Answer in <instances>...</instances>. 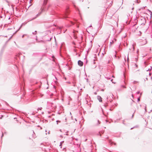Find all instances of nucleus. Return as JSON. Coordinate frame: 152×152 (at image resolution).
<instances>
[{"mask_svg":"<svg viewBox=\"0 0 152 152\" xmlns=\"http://www.w3.org/2000/svg\"><path fill=\"white\" fill-rule=\"evenodd\" d=\"M69 13V10L67 9L66 10V12L63 15L62 17L63 18H67V15Z\"/></svg>","mask_w":152,"mask_h":152,"instance_id":"f257e3e1","label":"nucleus"},{"mask_svg":"<svg viewBox=\"0 0 152 152\" xmlns=\"http://www.w3.org/2000/svg\"><path fill=\"white\" fill-rule=\"evenodd\" d=\"M78 64L80 66H82L83 65V62L80 60H79L78 61Z\"/></svg>","mask_w":152,"mask_h":152,"instance_id":"f03ea898","label":"nucleus"},{"mask_svg":"<svg viewBox=\"0 0 152 152\" xmlns=\"http://www.w3.org/2000/svg\"><path fill=\"white\" fill-rule=\"evenodd\" d=\"M141 20H143V23L141 24V25H145L146 22L145 18H142L141 19Z\"/></svg>","mask_w":152,"mask_h":152,"instance_id":"7ed1b4c3","label":"nucleus"},{"mask_svg":"<svg viewBox=\"0 0 152 152\" xmlns=\"http://www.w3.org/2000/svg\"><path fill=\"white\" fill-rule=\"evenodd\" d=\"M109 143L110 144V145H112L113 144H114V145H116V143H115L114 142H112L111 140H109Z\"/></svg>","mask_w":152,"mask_h":152,"instance_id":"20e7f679","label":"nucleus"},{"mask_svg":"<svg viewBox=\"0 0 152 152\" xmlns=\"http://www.w3.org/2000/svg\"><path fill=\"white\" fill-rule=\"evenodd\" d=\"M97 97H98L97 99H98L99 100V102H102V98L101 97V96H98Z\"/></svg>","mask_w":152,"mask_h":152,"instance_id":"39448f33","label":"nucleus"},{"mask_svg":"<svg viewBox=\"0 0 152 152\" xmlns=\"http://www.w3.org/2000/svg\"><path fill=\"white\" fill-rule=\"evenodd\" d=\"M25 25V24H23V23H22L21 25H20V28H19L18 29L17 31L15 32V33L17 32L20 29V28L22 27L23 26V25Z\"/></svg>","mask_w":152,"mask_h":152,"instance_id":"423d86ee","label":"nucleus"},{"mask_svg":"<svg viewBox=\"0 0 152 152\" xmlns=\"http://www.w3.org/2000/svg\"><path fill=\"white\" fill-rule=\"evenodd\" d=\"M104 132V131H100L99 132L98 135H100L101 136V134H103Z\"/></svg>","mask_w":152,"mask_h":152,"instance_id":"0eeeda50","label":"nucleus"},{"mask_svg":"<svg viewBox=\"0 0 152 152\" xmlns=\"http://www.w3.org/2000/svg\"><path fill=\"white\" fill-rule=\"evenodd\" d=\"M146 7L145 6V7H141L140 9H139V10H140L141 9H142V10H144L145 9V8Z\"/></svg>","mask_w":152,"mask_h":152,"instance_id":"6e6552de","label":"nucleus"},{"mask_svg":"<svg viewBox=\"0 0 152 152\" xmlns=\"http://www.w3.org/2000/svg\"><path fill=\"white\" fill-rule=\"evenodd\" d=\"M56 122L57 123V124H58V122H59V123H60V122H61V121H59V120H56Z\"/></svg>","mask_w":152,"mask_h":152,"instance_id":"1a4fd4ad","label":"nucleus"},{"mask_svg":"<svg viewBox=\"0 0 152 152\" xmlns=\"http://www.w3.org/2000/svg\"><path fill=\"white\" fill-rule=\"evenodd\" d=\"M100 123V122L98 120V123L97 124V125H99Z\"/></svg>","mask_w":152,"mask_h":152,"instance_id":"9d476101","label":"nucleus"},{"mask_svg":"<svg viewBox=\"0 0 152 152\" xmlns=\"http://www.w3.org/2000/svg\"><path fill=\"white\" fill-rule=\"evenodd\" d=\"M42 13V12H39L37 14V16H39Z\"/></svg>","mask_w":152,"mask_h":152,"instance_id":"9b49d317","label":"nucleus"},{"mask_svg":"<svg viewBox=\"0 0 152 152\" xmlns=\"http://www.w3.org/2000/svg\"><path fill=\"white\" fill-rule=\"evenodd\" d=\"M75 81L74 80V82L73 83V86H75Z\"/></svg>","mask_w":152,"mask_h":152,"instance_id":"f8f14e48","label":"nucleus"},{"mask_svg":"<svg viewBox=\"0 0 152 152\" xmlns=\"http://www.w3.org/2000/svg\"><path fill=\"white\" fill-rule=\"evenodd\" d=\"M37 33V31H35L34 32H32V34H36Z\"/></svg>","mask_w":152,"mask_h":152,"instance_id":"ddd939ff","label":"nucleus"},{"mask_svg":"<svg viewBox=\"0 0 152 152\" xmlns=\"http://www.w3.org/2000/svg\"><path fill=\"white\" fill-rule=\"evenodd\" d=\"M113 43V41L112 42H110V45H111Z\"/></svg>","mask_w":152,"mask_h":152,"instance_id":"4468645a","label":"nucleus"},{"mask_svg":"<svg viewBox=\"0 0 152 152\" xmlns=\"http://www.w3.org/2000/svg\"><path fill=\"white\" fill-rule=\"evenodd\" d=\"M42 108V107L38 108V109H37V111H39V110H41Z\"/></svg>","mask_w":152,"mask_h":152,"instance_id":"2eb2a0df","label":"nucleus"},{"mask_svg":"<svg viewBox=\"0 0 152 152\" xmlns=\"http://www.w3.org/2000/svg\"><path fill=\"white\" fill-rule=\"evenodd\" d=\"M150 67H151V69L149 68V69H148V70H147L146 71H150V70L151 69H152V67H151V66H150Z\"/></svg>","mask_w":152,"mask_h":152,"instance_id":"dca6fc26","label":"nucleus"},{"mask_svg":"<svg viewBox=\"0 0 152 152\" xmlns=\"http://www.w3.org/2000/svg\"><path fill=\"white\" fill-rule=\"evenodd\" d=\"M61 27H58V29L60 30V32L59 33V34H60V33H61Z\"/></svg>","mask_w":152,"mask_h":152,"instance_id":"f3484780","label":"nucleus"},{"mask_svg":"<svg viewBox=\"0 0 152 152\" xmlns=\"http://www.w3.org/2000/svg\"><path fill=\"white\" fill-rule=\"evenodd\" d=\"M3 117L4 116L3 115H0V119H1L3 118Z\"/></svg>","mask_w":152,"mask_h":152,"instance_id":"a211bd4d","label":"nucleus"},{"mask_svg":"<svg viewBox=\"0 0 152 152\" xmlns=\"http://www.w3.org/2000/svg\"><path fill=\"white\" fill-rule=\"evenodd\" d=\"M121 87H123V88H126V86H124V85H123L121 86Z\"/></svg>","mask_w":152,"mask_h":152,"instance_id":"6ab92c4d","label":"nucleus"},{"mask_svg":"<svg viewBox=\"0 0 152 152\" xmlns=\"http://www.w3.org/2000/svg\"><path fill=\"white\" fill-rule=\"evenodd\" d=\"M128 56H129V54H128L127 58V61L128 62H129V61Z\"/></svg>","mask_w":152,"mask_h":152,"instance_id":"aec40b11","label":"nucleus"},{"mask_svg":"<svg viewBox=\"0 0 152 152\" xmlns=\"http://www.w3.org/2000/svg\"><path fill=\"white\" fill-rule=\"evenodd\" d=\"M36 18H35V17H34V18H32L31 20L30 21L32 20H34V19H35Z\"/></svg>","mask_w":152,"mask_h":152,"instance_id":"412c9836","label":"nucleus"},{"mask_svg":"<svg viewBox=\"0 0 152 152\" xmlns=\"http://www.w3.org/2000/svg\"><path fill=\"white\" fill-rule=\"evenodd\" d=\"M140 2V1H139L138 0H136V2L137 3H139Z\"/></svg>","mask_w":152,"mask_h":152,"instance_id":"4be33fe9","label":"nucleus"},{"mask_svg":"<svg viewBox=\"0 0 152 152\" xmlns=\"http://www.w3.org/2000/svg\"><path fill=\"white\" fill-rule=\"evenodd\" d=\"M140 100V98H138L137 99V101L138 102H139Z\"/></svg>","mask_w":152,"mask_h":152,"instance_id":"5701e85b","label":"nucleus"},{"mask_svg":"<svg viewBox=\"0 0 152 152\" xmlns=\"http://www.w3.org/2000/svg\"><path fill=\"white\" fill-rule=\"evenodd\" d=\"M106 78L107 80H110L111 79L110 77H106Z\"/></svg>","mask_w":152,"mask_h":152,"instance_id":"b1692460","label":"nucleus"},{"mask_svg":"<svg viewBox=\"0 0 152 152\" xmlns=\"http://www.w3.org/2000/svg\"><path fill=\"white\" fill-rule=\"evenodd\" d=\"M62 143L60 142V145H59V146H61H61H62Z\"/></svg>","mask_w":152,"mask_h":152,"instance_id":"393cba45","label":"nucleus"},{"mask_svg":"<svg viewBox=\"0 0 152 152\" xmlns=\"http://www.w3.org/2000/svg\"><path fill=\"white\" fill-rule=\"evenodd\" d=\"M39 83L40 84L39 86V88H40L41 87V83L40 82Z\"/></svg>","mask_w":152,"mask_h":152,"instance_id":"a878e982","label":"nucleus"},{"mask_svg":"<svg viewBox=\"0 0 152 152\" xmlns=\"http://www.w3.org/2000/svg\"><path fill=\"white\" fill-rule=\"evenodd\" d=\"M51 39V38H50L49 39L47 40V41H50Z\"/></svg>","mask_w":152,"mask_h":152,"instance_id":"bb28decb","label":"nucleus"},{"mask_svg":"<svg viewBox=\"0 0 152 152\" xmlns=\"http://www.w3.org/2000/svg\"><path fill=\"white\" fill-rule=\"evenodd\" d=\"M140 93V91H137V93H137V94H139Z\"/></svg>","mask_w":152,"mask_h":152,"instance_id":"cd10ccee","label":"nucleus"},{"mask_svg":"<svg viewBox=\"0 0 152 152\" xmlns=\"http://www.w3.org/2000/svg\"><path fill=\"white\" fill-rule=\"evenodd\" d=\"M3 136H4V134H3V133L2 132V135L1 136V138H2Z\"/></svg>","mask_w":152,"mask_h":152,"instance_id":"c85d7f7f","label":"nucleus"},{"mask_svg":"<svg viewBox=\"0 0 152 152\" xmlns=\"http://www.w3.org/2000/svg\"><path fill=\"white\" fill-rule=\"evenodd\" d=\"M48 1V0H44V2H46V3H47Z\"/></svg>","mask_w":152,"mask_h":152,"instance_id":"c756f323","label":"nucleus"},{"mask_svg":"<svg viewBox=\"0 0 152 152\" xmlns=\"http://www.w3.org/2000/svg\"><path fill=\"white\" fill-rule=\"evenodd\" d=\"M134 116V113L132 114V118Z\"/></svg>","mask_w":152,"mask_h":152,"instance_id":"7c9ffc66","label":"nucleus"},{"mask_svg":"<svg viewBox=\"0 0 152 152\" xmlns=\"http://www.w3.org/2000/svg\"><path fill=\"white\" fill-rule=\"evenodd\" d=\"M135 127H136V126H134V127H133L132 128H131L130 129H133V128H135Z\"/></svg>","mask_w":152,"mask_h":152,"instance_id":"2f4dec72","label":"nucleus"},{"mask_svg":"<svg viewBox=\"0 0 152 152\" xmlns=\"http://www.w3.org/2000/svg\"><path fill=\"white\" fill-rule=\"evenodd\" d=\"M136 81H134L133 82V83H134V84L135 83H136Z\"/></svg>","mask_w":152,"mask_h":152,"instance_id":"473e14b6","label":"nucleus"},{"mask_svg":"<svg viewBox=\"0 0 152 152\" xmlns=\"http://www.w3.org/2000/svg\"><path fill=\"white\" fill-rule=\"evenodd\" d=\"M148 10L150 12H151V14L152 13V12H151V11H150V10H149L148 9Z\"/></svg>","mask_w":152,"mask_h":152,"instance_id":"72a5a7b5","label":"nucleus"},{"mask_svg":"<svg viewBox=\"0 0 152 152\" xmlns=\"http://www.w3.org/2000/svg\"><path fill=\"white\" fill-rule=\"evenodd\" d=\"M135 61H137V60H138V59H137V58H135Z\"/></svg>","mask_w":152,"mask_h":152,"instance_id":"f704fd0d","label":"nucleus"},{"mask_svg":"<svg viewBox=\"0 0 152 152\" xmlns=\"http://www.w3.org/2000/svg\"><path fill=\"white\" fill-rule=\"evenodd\" d=\"M135 66H136V67H137V65L136 64H135Z\"/></svg>","mask_w":152,"mask_h":152,"instance_id":"c9c22d12","label":"nucleus"},{"mask_svg":"<svg viewBox=\"0 0 152 152\" xmlns=\"http://www.w3.org/2000/svg\"><path fill=\"white\" fill-rule=\"evenodd\" d=\"M124 120H123V122H122V123H123V124H125L124 123Z\"/></svg>","mask_w":152,"mask_h":152,"instance_id":"e433bc0d","label":"nucleus"},{"mask_svg":"<svg viewBox=\"0 0 152 152\" xmlns=\"http://www.w3.org/2000/svg\"><path fill=\"white\" fill-rule=\"evenodd\" d=\"M119 50H121V49L120 46H119Z\"/></svg>","mask_w":152,"mask_h":152,"instance_id":"4c0bfd02","label":"nucleus"},{"mask_svg":"<svg viewBox=\"0 0 152 152\" xmlns=\"http://www.w3.org/2000/svg\"><path fill=\"white\" fill-rule=\"evenodd\" d=\"M94 94H95V95L97 94V93H96V92H94Z\"/></svg>","mask_w":152,"mask_h":152,"instance_id":"58836bf2","label":"nucleus"},{"mask_svg":"<svg viewBox=\"0 0 152 152\" xmlns=\"http://www.w3.org/2000/svg\"><path fill=\"white\" fill-rule=\"evenodd\" d=\"M71 23L72 24H73V25L74 24V23L73 22H71Z\"/></svg>","mask_w":152,"mask_h":152,"instance_id":"ea45409f","label":"nucleus"},{"mask_svg":"<svg viewBox=\"0 0 152 152\" xmlns=\"http://www.w3.org/2000/svg\"><path fill=\"white\" fill-rule=\"evenodd\" d=\"M145 111H146V106L145 107Z\"/></svg>","mask_w":152,"mask_h":152,"instance_id":"a19ab883","label":"nucleus"},{"mask_svg":"<svg viewBox=\"0 0 152 152\" xmlns=\"http://www.w3.org/2000/svg\"><path fill=\"white\" fill-rule=\"evenodd\" d=\"M64 142V141H63L61 142H60L62 143H63Z\"/></svg>","mask_w":152,"mask_h":152,"instance_id":"79ce46f5","label":"nucleus"},{"mask_svg":"<svg viewBox=\"0 0 152 152\" xmlns=\"http://www.w3.org/2000/svg\"><path fill=\"white\" fill-rule=\"evenodd\" d=\"M60 137H62H62H63V136H62V135H60Z\"/></svg>","mask_w":152,"mask_h":152,"instance_id":"37998d69","label":"nucleus"},{"mask_svg":"<svg viewBox=\"0 0 152 152\" xmlns=\"http://www.w3.org/2000/svg\"><path fill=\"white\" fill-rule=\"evenodd\" d=\"M12 36L10 37L9 38V39H11V38H12Z\"/></svg>","mask_w":152,"mask_h":152,"instance_id":"c03bdc74","label":"nucleus"},{"mask_svg":"<svg viewBox=\"0 0 152 152\" xmlns=\"http://www.w3.org/2000/svg\"><path fill=\"white\" fill-rule=\"evenodd\" d=\"M38 17V16H37V15H36V16L35 17L36 18H37V17Z\"/></svg>","mask_w":152,"mask_h":152,"instance_id":"a18cd8bd","label":"nucleus"},{"mask_svg":"<svg viewBox=\"0 0 152 152\" xmlns=\"http://www.w3.org/2000/svg\"><path fill=\"white\" fill-rule=\"evenodd\" d=\"M38 17V16H37V15H36V16L35 17L36 18H37V17Z\"/></svg>","mask_w":152,"mask_h":152,"instance_id":"49530a36","label":"nucleus"},{"mask_svg":"<svg viewBox=\"0 0 152 152\" xmlns=\"http://www.w3.org/2000/svg\"><path fill=\"white\" fill-rule=\"evenodd\" d=\"M113 80V79H111L110 81H111V82H112Z\"/></svg>","mask_w":152,"mask_h":152,"instance_id":"de8ad7c7","label":"nucleus"},{"mask_svg":"<svg viewBox=\"0 0 152 152\" xmlns=\"http://www.w3.org/2000/svg\"><path fill=\"white\" fill-rule=\"evenodd\" d=\"M112 77H114V76L113 75L112 76Z\"/></svg>","mask_w":152,"mask_h":152,"instance_id":"09e8293b","label":"nucleus"},{"mask_svg":"<svg viewBox=\"0 0 152 152\" xmlns=\"http://www.w3.org/2000/svg\"><path fill=\"white\" fill-rule=\"evenodd\" d=\"M148 78H147V77L146 78V80H148Z\"/></svg>","mask_w":152,"mask_h":152,"instance_id":"8fccbe9b","label":"nucleus"},{"mask_svg":"<svg viewBox=\"0 0 152 152\" xmlns=\"http://www.w3.org/2000/svg\"><path fill=\"white\" fill-rule=\"evenodd\" d=\"M112 83H114V84H115V82H112Z\"/></svg>","mask_w":152,"mask_h":152,"instance_id":"3c124183","label":"nucleus"},{"mask_svg":"<svg viewBox=\"0 0 152 152\" xmlns=\"http://www.w3.org/2000/svg\"><path fill=\"white\" fill-rule=\"evenodd\" d=\"M132 96L133 98H134L133 95L132 94Z\"/></svg>","mask_w":152,"mask_h":152,"instance_id":"603ef678","label":"nucleus"},{"mask_svg":"<svg viewBox=\"0 0 152 152\" xmlns=\"http://www.w3.org/2000/svg\"><path fill=\"white\" fill-rule=\"evenodd\" d=\"M55 57L54 56H53V58H54Z\"/></svg>","mask_w":152,"mask_h":152,"instance_id":"864d4df0","label":"nucleus"},{"mask_svg":"<svg viewBox=\"0 0 152 152\" xmlns=\"http://www.w3.org/2000/svg\"><path fill=\"white\" fill-rule=\"evenodd\" d=\"M108 96H107V99H108Z\"/></svg>","mask_w":152,"mask_h":152,"instance_id":"5fc2aeb1","label":"nucleus"},{"mask_svg":"<svg viewBox=\"0 0 152 152\" xmlns=\"http://www.w3.org/2000/svg\"><path fill=\"white\" fill-rule=\"evenodd\" d=\"M24 35H23L22 36V37H24Z\"/></svg>","mask_w":152,"mask_h":152,"instance_id":"6e6d98bb","label":"nucleus"},{"mask_svg":"<svg viewBox=\"0 0 152 152\" xmlns=\"http://www.w3.org/2000/svg\"><path fill=\"white\" fill-rule=\"evenodd\" d=\"M134 9V7H133V8H132V10H133Z\"/></svg>","mask_w":152,"mask_h":152,"instance_id":"4d7b16f0","label":"nucleus"},{"mask_svg":"<svg viewBox=\"0 0 152 152\" xmlns=\"http://www.w3.org/2000/svg\"><path fill=\"white\" fill-rule=\"evenodd\" d=\"M91 27V25L90 26H89V27Z\"/></svg>","mask_w":152,"mask_h":152,"instance_id":"13d9d810","label":"nucleus"},{"mask_svg":"<svg viewBox=\"0 0 152 152\" xmlns=\"http://www.w3.org/2000/svg\"><path fill=\"white\" fill-rule=\"evenodd\" d=\"M55 77L56 79V80H57V78H56V77Z\"/></svg>","mask_w":152,"mask_h":152,"instance_id":"bf43d9fd","label":"nucleus"},{"mask_svg":"<svg viewBox=\"0 0 152 152\" xmlns=\"http://www.w3.org/2000/svg\"><path fill=\"white\" fill-rule=\"evenodd\" d=\"M31 0H30V3H31Z\"/></svg>","mask_w":152,"mask_h":152,"instance_id":"052dcab7","label":"nucleus"},{"mask_svg":"<svg viewBox=\"0 0 152 152\" xmlns=\"http://www.w3.org/2000/svg\"><path fill=\"white\" fill-rule=\"evenodd\" d=\"M132 100V101L133 102H134V100Z\"/></svg>","mask_w":152,"mask_h":152,"instance_id":"680f3d73","label":"nucleus"},{"mask_svg":"<svg viewBox=\"0 0 152 152\" xmlns=\"http://www.w3.org/2000/svg\"><path fill=\"white\" fill-rule=\"evenodd\" d=\"M102 91H104V89H102Z\"/></svg>","mask_w":152,"mask_h":152,"instance_id":"e2e57ef3","label":"nucleus"},{"mask_svg":"<svg viewBox=\"0 0 152 152\" xmlns=\"http://www.w3.org/2000/svg\"><path fill=\"white\" fill-rule=\"evenodd\" d=\"M54 119V118L52 119V120L53 121Z\"/></svg>","mask_w":152,"mask_h":152,"instance_id":"0e129e2a","label":"nucleus"},{"mask_svg":"<svg viewBox=\"0 0 152 152\" xmlns=\"http://www.w3.org/2000/svg\"><path fill=\"white\" fill-rule=\"evenodd\" d=\"M10 18V17H9L8 18L9 19Z\"/></svg>","mask_w":152,"mask_h":152,"instance_id":"69168bd1","label":"nucleus"},{"mask_svg":"<svg viewBox=\"0 0 152 152\" xmlns=\"http://www.w3.org/2000/svg\"><path fill=\"white\" fill-rule=\"evenodd\" d=\"M90 49V48H89L88 49V50Z\"/></svg>","mask_w":152,"mask_h":152,"instance_id":"338daca9","label":"nucleus"},{"mask_svg":"<svg viewBox=\"0 0 152 152\" xmlns=\"http://www.w3.org/2000/svg\"><path fill=\"white\" fill-rule=\"evenodd\" d=\"M115 57H116V55H115Z\"/></svg>","mask_w":152,"mask_h":152,"instance_id":"774afa93","label":"nucleus"}]
</instances>
